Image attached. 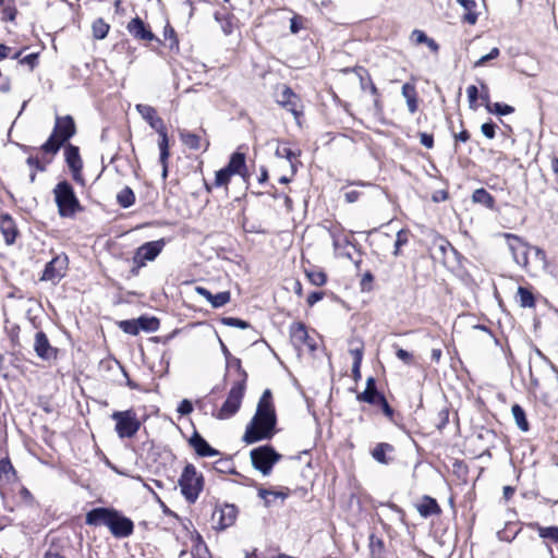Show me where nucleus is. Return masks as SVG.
Returning <instances> with one entry per match:
<instances>
[{"mask_svg":"<svg viewBox=\"0 0 558 558\" xmlns=\"http://www.w3.org/2000/svg\"><path fill=\"white\" fill-rule=\"evenodd\" d=\"M416 509L424 518L438 514L441 511L437 501L429 496H424L422 501L416 505Z\"/></svg>","mask_w":558,"mask_h":558,"instance_id":"nucleus-25","label":"nucleus"},{"mask_svg":"<svg viewBox=\"0 0 558 558\" xmlns=\"http://www.w3.org/2000/svg\"><path fill=\"white\" fill-rule=\"evenodd\" d=\"M458 2L465 10L462 20L470 25H474L477 21V13L475 12L476 2L474 0H459Z\"/></svg>","mask_w":558,"mask_h":558,"instance_id":"nucleus-29","label":"nucleus"},{"mask_svg":"<svg viewBox=\"0 0 558 558\" xmlns=\"http://www.w3.org/2000/svg\"><path fill=\"white\" fill-rule=\"evenodd\" d=\"M350 354L353 356V363H362L364 344L362 341L352 340L350 341Z\"/></svg>","mask_w":558,"mask_h":558,"instance_id":"nucleus-37","label":"nucleus"},{"mask_svg":"<svg viewBox=\"0 0 558 558\" xmlns=\"http://www.w3.org/2000/svg\"><path fill=\"white\" fill-rule=\"evenodd\" d=\"M128 31L135 38L142 40H153L155 39V35L146 28L144 22L140 17H134L131 20L126 26Z\"/></svg>","mask_w":558,"mask_h":558,"instance_id":"nucleus-21","label":"nucleus"},{"mask_svg":"<svg viewBox=\"0 0 558 558\" xmlns=\"http://www.w3.org/2000/svg\"><path fill=\"white\" fill-rule=\"evenodd\" d=\"M258 495L262 499H264L265 506H267V507L271 502V497H274V498L280 497L282 499H284V497H286V495L283 493L272 492V490H268V489H259Z\"/></svg>","mask_w":558,"mask_h":558,"instance_id":"nucleus-48","label":"nucleus"},{"mask_svg":"<svg viewBox=\"0 0 558 558\" xmlns=\"http://www.w3.org/2000/svg\"><path fill=\"white\" fill-rule=\"evenodd\" d=\"M68 266V256L65 254L57 255L46 265L40 279L56 284L65 276Z\"/></svg>","mask_w":558,"mask_h":558,"instance_id":"nucleus-10","label":"nucleus"},{"mask_svg":"<svg viewBox=\"0 0 558 558\" xmlns=\"http://www.w3.org/2000/svg\"><path fill=\"white\" fill-rule=\"evenodd\" d=\"M75 124L70 116L57 117L53 132L49 138L41 145V150L54 155L60 147L74 135Z\"/></svg>","mask_w":558,"mask_h":558,"instance_id":"nucleus-3","label":"nucleus"},{"mask_svg":"<svg viewBox=\"0 0 558 558\" xmlns=\"http://www.w3.org/2000/svg\"><path fill=\"white\" fill-rule=\"evenodd\" d=\"M291 341L298 349L307 348L311 352L316 350L315 340L310 337L304 324L296 323L290 328Z\"/></svg>","mask_w":558,"mask_h":558,"instance_id":"nucleus-12","label":"nucleus"},{"mask_svg":"<svg viewBox=\"0 0 558 558\" xmlns=\"http://www.w3.org/2000/svg\"><path fill=\"white\" fill-rule=\"evenodd\" d=\"M466 94H468L470 107L471 108H475V102H476L477 97H478V89H477V87L475 85H470L466 88Z\"/></svg>","mask_w":558,"mask_h":558,"instance_id":"nucleus-53","label":"nucleus"},{"mask_svg":"<svg viewBox=\"0 0 558 558\" xmlns=\"http://www.w3.org/2000/svg\"><path fill=\"white\" fill-rule=\"evenodd\" d=\"M395 448L387 442H379L372 450V457L379 463L388 464L391 461L389 454L393 453Z\"/></svg>","mask_w":558,"mask_h":558,"instance_id":"nucleus-26","label":"nucleus"},{"mask_svg":"<svg viewBox=\"0 0 558 558\" xmlns=\"http://www.w3.org/2000/svg\"><path fill=\"white\" fill-rule=\"evenodd\" d=\"M295 98L296 95L292 92V89L284 86L280 94V99L278 100V102L283 107L294 106L293 99Z\"/></svg>","mask_w":558,"mask_h":558,"instance_id":"nucleus-42","label":"nucleus"},{"mask_svg":"<svg viewBox=\"0 0 558 558\" xmlns=\"http://www.w3.org/2000/svg\"><path fill=\"white\" fill-rule=\"evenodd\" d=\"M276 422L271 392L269 389H266L258 401L255 415L246 426L243 441L254 444L263 439H270L274 435Z\"/></svg>","mask_w":558,"mask_h":558,"instance_id":"nucleus-1","label":"nucleus"},{"mask_svg":"<svg viewBox=\"0 0 558 558\" xmlns=\"http://www.w3.org/2000/svg\"><path fill=\"white\" fill-rule=\"evenodd\" d=\"M504 238L514 263L525 271L530 270V255L532 253L536 263L545 265L546 254L542 248L530 245L523 239L512 233H505Z\"/></svg>","mask_w":558,"mask_h":558,"instance_id":"nucleus-2","label":"nucleus"},{"mask_svg":"<svg viewBox=\"0 0 558 558\" xmlns=\"http://www.w3.org/2000/svg\"><path fill=\"white\" fill-rule=\"evenodd\" d=\"M177 411L180 413V415H189L193 412V404L190 400L184 399L180 402Z\"/></svg>","mask_w":558,"mask_h":558,"instance_id":"nucleus-52","label":"nucleus"},{"mask_svg":"<svg viewBox=\"0 0 558 558\" xmlns=\"http://www.w3.org/2000/svg\"><path fill=\"white\" fill-rule=\"evenodd\" d=\"M518 298L522 307H533L535 305V300L532 292L524 287H519Z\"/></svg>","mask_w":558,"mask_h":558,"instance_id":"nucleus-34","label":"nucleus"},{"mask_svg":"<svg viewBox=\"0 0 558 558\" xmlns=\"http://www.w3.org/2000/svg\"><path fill=\"white\" fill-rule=\"evenodd\" d=\"M53 194L61 217H73L77 211L82 210L81 204L69 182H59L53 189Z\"/></svg>","mask_w":558,"mask_h":558,"instance_id":"nucleus-4","label":"nucleus"},{"mask_svg":"<svg viewBox=\"0 0 558 558\" xmlns=\"http://www.w3.org/2000/svg\"><path fill=\"white\" fill-rule=\"evenodd\" d=\"M36 59H37V53H31V54L25 56L23 59H21V63L28 64L31 66V69H33L35 65Z\"/></svg>","mask_w":558,"mask_h":558,"instance_id":"nucleus-61","label":"nucleus"},{"mask_svg":"<svg viewBox=\"0 0 558 558\" xmlns=\"http://www.w3.org/2000/svg\"><path fill=\"white\" fill-rule=\"evenodd\" d=\"M472 199L474 203L485 205L488 208L494 206V197L485 189L475 190Z\"/></svg>","mask_w":558,"mask_h":558,"instance_id":"nucleus-31","label":"nucleus"},{"mask_svg":"<svg viewBox=\"0 0 558 558\" xmlns=\"http://www.w3.org/2000/svg\"><path fill=\"white\" fill-rule=\"evenodd\" d=\"M495 128L496 125L494 123L487 122L482 124L481 131L487 138H494L495 137Z\"/></svg>","mask_w":558,"mask_h":558,"instance_id":"nucleus-54","label":"nucleus"},{"mask_svg":"<svg viewBox=\"0 0 558 558\" xmlns=\"http://www.w3.org/2000/svg\"><path fill=\"white\" fill-rule=\"evenodd\" d=\"M165 247V241L157 240L151 242H146L135 251V254L132 258L133 264L136 266V269L144 267L147 262H153L155 258L161 253Z\"/></svg>","mask_w":558,"mask_h":558,"instance_id":"nucleus-9","label":"nucleus"},{"mask_svg":"<svg viewBox=\"0 0 558 558\" xmlns=\"http://www.w3.org/2000/svg\"><path fill=\"white\" fill-rule=\"evenodd\" d=\"M412 37L417 44H426L428 40V37L425 35V33L418 29L413 31Z\"/></svg>","mask_w":558,"mask_h":558,"instance_id":"nucleus-60","label":"nucleus"},{"mask_svg":"<svg viewBox=\"0 0 558 558\" xmlns=\"http://www.w3.org/2000/svg\"><path fill=\"white\" fill-rule=\"evenodd\" d=\"M306 276H307L308 280L311 281V283H313L314 286H317V287L324 286L327 280L326 275L319 270L308 271V272H306Z\"/></svg>","mask_w":558,"mask_h":558,"instance_id":"nucleus-46","label":"nucleus"},{"mask_svg":"<svg viewBox=\"0 0 558 558\" xmlns=\"http://www.w3.org/2000/svg\"><path fill=\"white\" fill-rule=\"evenodd\" d=\"M191 551L193 558H211L208 547L199 534L194 537Z\"/></svg>","mask_w":558,"mask_h":558,"instance_id":"nucleus-28","label":"nucleus"},{"mask_svg":"<svg viewBox=\"0 0 558 558\" xmlns=\"http://www.w3.org/2000/svg\"><path fill=\"white\" fill-rule=\"evenodd\" d=\"M409 242V231L401 229L397 232V238L395 242V251L393 255L398 256L400 254V247L405 245Z\"/></svg>","mask_w":558,"mask_h":558,"instance_id":"nucleus-44","label":"nucleus"},{"mask_svg":"<svg viewBox=\"0 0 558 558\" xmlns=\"http://www.w3.org/2000/svg\"><path fill=\"white\" fill-rule=\"evenodd\" d=\"M27 163L32 168V172L29 174V181L33 183L36 178V171H44L45 166L40 163V161L35 157H28Z\"/></svg>","mask_w":558,"mask_h":558,"instance_id":"nucleus-47","label":"nucleus"},{"mask_svg":"<svg viewBox=\"0 0 558 558\" xmlns=\"http://www.w3.org/2000/svg\"><path fill=\"white\" fill-rule=\"evenodd\" d=\"M383 395L377 391L376 383L373 377H368L366 380V388L363 392L357 395V400L369 404H377V400Z\"/></svg>","mask_w":558,"mask_h":558,"instance_id":"nucleus-24","label":"nucleus"},{"mask_svg":"<svg viewBox=\"0 0 558 558\" xmlns=\"http://www.w3.org/2000/svg\"><path fill=\"white\" fill-rule=\"evenodd\" d=\"M109 28V25L102 19H97L92 25L93 36L96 39H104L107 36Z\"/></svg>","mask_w":558,"mask_h":558,"instance_id":"nucleus-33","label":"nucleus"},{"mask_svg":"<svg viewBox=\"0 0 558 558\" xmlns=\"http://www.w3.org/2000/svg\"><path fill=\"white\" fill-rule=\"evenodd\" d=\"M344 197L348 203H354L359 199L360 193L357 191H349L344 194Z\"/></svg>","mask_w":558,"mask_h":558,"instance_id":"nucleus-64","label":"nucleus"},{"mask_svg":"<svg viewBox=\"0 0 558 558\" xmlns=\"http://www.w3.org/2000/svg\"><path fill=\"white\" fill-rule=\"evenodd\" d=\"M232 174H239L246 180L250 174L245 165V155L240 151H235L231 155L230 160L226 167Z\"/></svg>","mask_w":558,"mask_h":558,"instance_id":"nucleus-17","label":"nucleus"},{"mask_svg":"<svg viewBox=\"0 0 558 558\" xmlns=\"http://www.w3.org/2000/svg\"><path fill=\"white\" fill-rule=\"evenodd\" d=\"M280 457L270 446H262L251 451L253 466L264 475L270 473L274 464L279 461Z\"/></svg>","mask_w":558,"mask_h":558,"instance_id":"nucleus-8","label":"nucleus"},{"mask_svg":"<svg viewBox=\"0 0 558 558\" xmlns=\"http://www.w3.org/2000/svg\"><path fill=\"white\" fill-rule=\"evenodd\" d=\"M481 88H482V94H481L482 100L485 102L486 106H487V104H492L489 101L488 87L484 82L481 83Z\"/></svg>","mask_w":558,"mask_h":558,"instance_id":"nucleus-62","label":"nucleus"},{"mask_svg":"<svg viewBox=\"0 0 558 558\" xmlns=\"http://www.w3.org/2000/svg\"><path fill=\"white\" fill-rule=\"evenodd\" d=\"M245 379L246 374L243 373V378L241 380H238L233 384L231 387L228 397L221 408L217 411V413H214V416L218 420H228L236 414L239 411L242 399L245 391Z\"/></svg>","mask_w":558,"mask_h":558,"instance_id":"nucleus-6","label":"nucleus"},{"mask_svg":"<svg viewBox=\"0 0 558 558\" xmlns=\"http://www.w3.org/2000/svg\"><path fill=\"white\" fill-rule=\"evenodd\" d=\"M402 96L407 100L408 109L411 113H415L417 111V93L414 84L405 83L401 89Z\"/></svg>","mask_w":558,"mask_h":558,"instance_id":"nucleus-27","label":"nucleus"},{"mask_svg":"<svg viewBox=\"0 0 558 558\" xmlns=\"http://www.w3.org/2000/svg\"><path fill=\"white\" fill-rule=\"evenodd\" d=\"M180 138L182 143L190 149L198 150L204 147L206 150L209 146L208 142H203L198 134L192 133L186 130L180 131Z\"/></svg>","mask_w":558,"mask_h":558,"instance_id":"nucleus-23","label":"nucleus"},{"mask_svg":"<svg viewBox=\"0 0 558 558\" xmlns=\"http://www.w3.org/2000/svg\"><path fill=\"white\" fill-rule=\"evenodd\" d=\"M420 142L426 148H433L434 146L433 135L427 133H420Z\"/></svg>","mask_w":558,"mask_h":558,"instance_id":"nucleus-57","label":"nucleus"},{"mask_svg":"<svg viewBox=\"0 0 558 558\" xmlns=\"http://www.w3.org/2000/svg\"><path fill=\"white\" fill-rule=\"evenodd\" d=\"M189 442L201 457H214L219 454L218 450L213 448L198 433H194Z\"/></svg>","mask_w":558,"mask_h":558,"instance_id":"nucleus-19","label":"nucleus"},{"mask_svg":"<svg viewBox=\"0 0 558 558\" xmlns=\"http://www.w3.org/2000/svg\"><path fill=\"white\" fill-rule=\"evenodd\" d=\"M117 201L120 206L123 208H129L135 202V195L131 187H123L117 195Z\"/></svg>","mask_w":558,"mask_h":558,"instance_id":"nucleus-30","label":"nucleus"},{"mask_svg":"<svg viewBox=\"0 0 558 558\" xmlns=\"http://www.w3.org/2000/svg\"><path fill=\"white\" fill-rule=\"evenodd\" d=\"M396 355L399 360H401L402 362H404L405 364H411L412 363V354L410 352H408L407 350H403V349H398L397 352H396Z\"/></svg>","mask_w":558,"mask_h":558,"instance_id":"nucleus-56","label":"nucleus"},{"mask_svg":"<svg viewBox=\"0 0 558 558\" xmlns=\"http://www.w3.org/2000/svg\"><path fill=\"white\" fill-rule=\"evenodd\" d=\"M324 298V292L322 291H314L307 296V304L310 306H313L315 303L320 301Z\"/></svg>","mask_w":558,"mask_h":558,"instance_id":"nucleus-58","label":"nucleus"},{"mask_svg":"<svg viewBox=\"0 0 558 558\" xmlns=\"http://www.w3.org/2000/svg\"><path fill=\"white\" fill-rule=\"evenodd\" d=\"M137 112L142 118L157 131L166 128L161 118L157 116L156 109L149 105L138 104L136 105Z\"/></svg>","mask_w":558,"mask_h":558,"instance_id":"nucleus-15","label":"nucleus"},{"mask_svg":"<svg viewBox=\"0 0 558 558\" xmlns=\"http://www.w3.org/2000/svg\"><path fill=\"white\" fill-rule=\"evenodd\" d=\"M64 154L66 163L73 172V178L75 180H78L81 178V170L83 168V162L80 157L78 148L73 145H69L66 146Z\"/></svg>","mask_w":558,"mask_h":558,"instance_id":"nucleus-16","label":"nucleus"},{"mask_svg":"<svg viewBox=\"0 0 558 558\" xmlns=\"http://www.w3.org/2000/svg\"><path fill=\"white\" fill-rule=\"evenodd\" d=\"M230 301V292L222 291L217 294H213L211 301L209 302L213 307L218 308L226 305Z\"/></svg>","mask_w":558,"mask_h":558,"instance_id":"nucleus-43","label":"nucleus"},{"mask_svg":"<svg viewBox=\"0 0 558 558\" xmlns=\"http://www.w3.org/2000/svg\"><path fill=\"white\" fill-rule=\"evenodd\" d=\"M34 350L36 355L41 360L49 361L57 357V349L50 344L44 331L36 332L34 339Z\"/></svg>","mask_w":558,"mask_h":558,"instance_id":"nucleus-13","label":"nucleus"},{"mask_svg":"<svg viewBox=\"0 0 558 558\" xmlns=\"http://www.w3.org/2000/svg\"><path fill=\"white\" fill-rule=\"evenodd\" d=\"M16 9L15 7L13 5V2L12 0H9L8 4H5L3 8H2V20L3 21H13L16 16Z\"/></svg>","mask_w":558,"mask_h":558,"instance_id":"nucleus-49","label":"nucleus"},{"mask_svg":"<svg viewBox=\"0 0 558 558\" xmlns=\"http://www.w3.org/2000/svg\"><path fill=\"white\" fill-rule=\"evenodd\" d=\"M499 56V49L493 48L489 53L481 57L474 64L475 68L484 65L486 62L496 59Z\"/></svg>","mask_w":558,"mask_h":558,"instance_id":"nucleus-50","label":"nucleus"},{"mask_svg":"<svg viewBox=\"0 0 558 558\" xmlns=\"http://www.w3.org/2000/svg\"><path fill=\"white\" fill-rule=\"evenodd\" d=\"M108 529L114 537L123 538L130 536L133 533L134 524L131 519L114 510Z\"/></svg>","mask_w":558,"mask_h":558,"instance_id":"nucleus-11","label":"nucleus"},{"mask_svg":"<svg viewBox=\"0 0 558 558\" xmlns=\"http://www.w3.org/2000/svg\"><path fill=\"white\" fill-rule=\"evenodd\" d=\"M179 485L181 493L185 499L193 504L198 498L204 487V477L197 472L196 468L189 463L183 469V472L179 478Z\"/></svg>","mask_w":558,"mask_h":558,"instance_id":"nucleus-5","label":"nucleus"},{"mask_svg":"<svg viewBox=\"0 0 558 558\" xmlns=\"http://www.w3.org/2000/svg\"><path fill=\"white\" fill-rule=\"evenodd\" d=\"M219 518L217 521L218 529L219 530H226L227 527L234 524L236 515H238V509L233 505H225L221 507L218 512Z\"/></svg>","mask_w":558,"mask_h":558,"instance_id":"nucleus-20","label":"nucleus"},{"mask_svg":"<svg viewBox=\"0 0 558 558\" xmlns=\"http://www.w3.org/2000/svg\"><path fill=\"white\" fill-rule=\"evenodd\" d=\"M15 475L12 463L9 459L0 460V480H4L5 482H10Z\"/></svg>","mask_w":558,"mask_h":558,"instance_id":"nucleus-35","label":"nucleus"},{"mask_svg":"<svg viewBox=\"0 0 558 558\" xmlns=\"http://www.w3.org/2000/svg\"><path fill=\"white\" fill-rule=\"evenodd\" d=\"M511 411H512V415H513V418H514L518 427L522 432H527L529 430V423H527V420L525 417L524 410L519 404H513Z\"/></svg>","mask_w":558,"mask_h":558,"instance_id":"nucleus-32","label":"nucleus"},{"mask_svg":"<svg viewBox=\"0 0 558 558\" xmlns=\"http://www.w3.org/2000/svg\"><path fill=\"white\" fill-rule=\"evenodd\" d=\"M537 532L542 538H550L558 543V526H538Z\"/></svg>","mask_w":558,"mask_h":558,"instance_id":"nucleus-40","label":"nucleus"},{"mask_svg":"<svg viewBox=\"0 0 558 558\" xmlns=\"http://www.w3.org/2000/svg\"><path fill=\"white\" fill-rule=\"evenodd\" d=\"M111 418L116 421L114 429L120 438H132L141 427V422L133 410L116 411Z\"/></svg>","mask_w":558,"mask_h":558,"instance_id":"nucleus-7","label":"nucleus"},{"mask_svg":"<svg viewBox=\"0 0 558 558\" xmlns=\"http://www.w3.org/2000/svg\"><path fill=\"white\" fill-rule=\"evenodd\" d=\"M299 154H296L295 151H293L291 148L289 147H278L276 149V156L277 157H280V158H286L290 161V165H291V168L293 171H295V166H294V159L298 157Z\"/></svg>","mask_w":558,"mask_h":558,"instance_id":"nucleus-39","label":"nucleus"},{"mask_svg":"<svg viewBox=\"0 0 558 558\" xmlns=\"http://www.w3.org/2000/svg\"><path fill=\"white\" fill-rule=\"evenodd\" d=\"M114 510L116 509H113V508H104V507L94 508L86 513L85 523L87 525H93V526L106 525L108 527Z\"/></svg>","mask_w":558,"mask_h":558,"instance_id":"nucleus-14","label":"nucleus"},{"mask_svg":"<svg viewBox=\"0 0 558 558\" xmlns=\"http://www.w3.org/2000/svg\"><path fill=\"white\" fill-rule=\"evenodd\" d=\"M486 109L492 113L500 116L510 114L514 111L513 107L500 102L487 104Z\"/></svg>","mask_w":558,"mask_h":558,"instance_id":"nucleus-38","label":"nucleus"},{"mask_svg":"<svg viewBox=\"0 0 558 558\" xmlns=\"http://www.w3.org/2000/svg\"><path fill=\"white\" fill-rule=\"evenodd\" d=\"M157 133L159 135L158 147L160 150L159 160L160 163L162 165V178L166 179L168 174V158L170 156L169 140L166 128L157 131Z\"/></svg>","mask_w":558,"mask_h":558,"instance_id":"nucleus-18","label":"nucleus"},{"mask_svg":"<svg viewBox=\"0 0 558 558\" xmlns=\"http://www.w3.org/2000/svg\"><path fill=\"white\" fill-rule=\"evenodd\" d=\"M140 330L156 331L159 327V320L156 317L141 316L137 318Z\"/></svg>","mask_w":558,"mask_h":558,"instance_id":"nucleus-36","label":"nucleus"},{"mask_svg":"<svg viewBox=\"0 0 558 558\" xmlns=\"http://www.w3.org/2000/svg\"><path fill=\"white\" fill-rule=\"evenodd\" d=\"M19 495H20L21 499L24 502H26L27 505H31L34 500L31 492L25 487H21Z\"/></svg>","mask_w":558,"mask_h":558,"instance_id":"nucleus-59","label":"nucleus"},{"mask_svg":"<svg viewBox=\"0 0 558 558\" xmlns=\"http://www.w3.org/2000/svg\"><path fill=\"white\" fill-rule=\"evenodd\" d=\"M195 291L202 295L203 298H205L208 302L211 301V298H213V293L207 290L206 288L204 287H196Z\"/></svg>","mask_w":558,"mask_h":558,"instance_id":"nucleus-63","label":"nucleus"},{"mask_svg":"<svg viewBox=\"0 0 558 558\" xmlns=\"http://www.w3.org/2000/svg\"><path fill=\"white\" fill-rule=\"evenodd\" d=\"M223 324L225 325H228V326H232V327H238V328H241V329H245L248 327V324L240 318H234V317H226L222 319Z\"/></svg>","mask_w":558,"mask_h":558,"instance_id":"nucleus-51","label":"nucleus"},{"mask_svg":"<svg viewBox=\"0 0 558 558\" xmlns=\"http://www.w3.org/2000/svg\"><path fill=\"white\" fill-rule=\"evenodd\" d=\"M119 327L126 333L137 335L140 332V326L137 319L121 320Z\"/></svg>","mask_w":558,"mask_h":558,"instance_id":"nucleus-41","label":"nucleus"},{"mask_svg":"<svg viewBox=\"0 0 558 558\" xmlns=\"http://www.w3.org/2000/svg\"><path fill=\"white\" fill-rule=\"evenodd\" d=\"M376 405H379L384 413L388 416V417H391L392 414H393V411L392 409L390 408V405L388 404L386 398L384 396H381L378 400H377V404Z\"/></svg>","mask_w":558,"mask_h":558,"instance_id":"nucleus-55","label":"nucleus"},{"mask_svg":"<svg viewBox=\"0 0 558 558\" xmlns=\"http://www.w3.org/2000/svg\"><path fill=\"white\" fill-rule=\"evenodd\" d=\"M232 175L233 174L225 167L216 172L215 184L217 186L227 185Z\"/></svg>","mask_w":558,"mask_h":558,"instance_id":"nucleus-45","label":"nucleus"},{"mask_svg":"<svg viewBox=\"0 0 558 558\" xmlns=\"http://www.w3.org/2000/svg\"><path fill=\"white\" fill-rule=\"evenodd\" d=\"M0 231L8 245L15 242L17 235V229L14 220L9 215H2L0 218Z\"/></svg>","mask_w":558,"mask_h":558,"instance_id":"nucleus-22","label":"nucleus"}]
</instances>
